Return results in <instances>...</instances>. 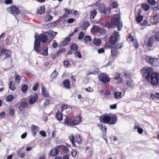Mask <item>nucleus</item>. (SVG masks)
Segmentation results:
<instances>
[{"label":"nucleus","mask_w":159,"mask_h":159,"mask_svg":"<svg viewBox=\"0 0 159 159\" xmlns=\"http://www.w3.org/2000/svg\"><path fill=\"white\" fill-rule=\"evenodd\" d=\"M140 72L145 80L152 86H159V74L155 72L151 67H144L141 69Z\"/></svg>","instance_id":"obj_1"},{"label":"nucleus","mask_w":159,"mask_h":159,"mask_svg":"<svg viewBox=\"0 0 159 159\" xmlns=\"http://www.w3.org/2000/svg\"><path fill=\"white\" fill-rule=\"evenodd\" d=\"M100 122L102 123L107 124L109 125H114L117 121V117L116 115L111 116V117L108 115H102L99 118Z\"/></svg>","instance_id":"obj_2"},{"label":"nucleus","mask_w":159,"mask_h":159,"mask_svg":"<svg viewBox=\"0 0 159 159\" xmlns=\"http://www.w3.org/2000/svg\"><path fill=\"white\" fill-rule=\"evenodd\" d=\"M145 59L146 61L151 65L156 67L159 66V58L147 56Z\"/></svg>","instance_id":"obj_3"},{"label":"nucleus","mask_w":159,"mask_h":159,"mask_svg":"<svg viewBox=\"0 0 159 159\" xmlns=\"http://www.w3.org/2000/svg\"><path fill=\"white\" fill-rule=\"evenodd\" d=\"M120 37L118 32L114 31L112 33L109 39V42L111 44H114L117 42L118 38Z\"/></svg>","instance_id":"obj_4"},{"label":"nucleus","mask_w":159,"mask_h":159,"mask_svg":"<svg viewBox=\"0 0 159 159\" xmlns=\"http://www.w3.org/2000/svg\"><path fill=\"white\" fill-rule=\"evenodd\" d=\"M111 22L114 25V27L117 26L118 30H121L123 25L120 18L113 17L112 19Z\"/></svg>","instance_id":"obj_5"},{"label":"nucleus","mask_w":159,"mask_h":159,"mask_svg":"<svg viewBox=\"0 0 159 159\" xmlns=\"http://www.w3.org/2000/svg\"><path fill=\"white\" fill-rule=\"evenodd\" d=\"M99 11L101 13L106 15H108L110 14L111 9L110 8H106L103 4H100L99 6Z\"/></svg>","instance_id":"obj_6"},{"label":"nucleus","mask_w":159,"mask_h":159,"mask_svg":"<svg viewBox=\"0 0 159 159\" xmlns=\"http://www.w3.org/2000/svg\"><path fill=\"white\" fill-rule=\"evenodd\" d=\"M99 80L102 83L106 84L110 80L109 78L106 74L101 73L98 75V77Z\"/></svg>","instance_id":"obj_7"},{"label":"nucleus","mask_w":159,"mask_h":159,"mask_svg":"<svg viewBox=\"0 0 159 159\" xmlns=\"http://www.w3.org/2000/svg\"><path fill=\"white\" fill-rule=\"evenodd\" d=\"M7 10L10 13L14 15L15 14L17 15L20 13V11L15 6H12L7 8Z\"/></svg>","instance_id":"obj_8"},{"label":"nucleus","mask_w":159,"mask_h":159,"mask_svg":"<svg viewBox=\"0 0 159 159\" xmlns=\"http://www.w3.org/2000/svg\"><path fill=\"white\" fill-rule=\"evenodd\" d=\"M36 36H35L34 37L35 40L34 42V49L36 52H39L41 51V49L39 48L40 42L38 40V38H36Z\"/></svg>","instance_id":"obj_9"},{"label":"nucleus","mask_w":159,"mask_h":159,"mask_svg":"<svg viewBox=\"0 0 159 159\" xmlns=\"http://www.w3.org/2000/svg\"><path fill=\"white\" fill-rule=\"evenodd\" d=\"M60 146H57L54 148H52L49 152L50 155L52 157H55L59 153V149Z\"/></svg>","instance_id":"obj_10"},{"label":"nucleus","mask_w":159,"mask_h":159,"mask_svg":"<svg viewBox=\"0 0 159 159\" xmlns=\"http://www.w3.org/2000/svg\"><path fill=\"white\" fill-rule=\"evenodd\" d=\"M45 33L43 34H42L39 35L38 37V40L40 42L41 41L42 43H45L48 40V37Z\"/></svg>","instance_id":"obj_11"},{"label":"nucleus","mask_w":159,"mask_h":159,"mask_svg":"<svg viewBox=\"0 0 159 159\" xmlns=\"http://www.w3.org/2000/svg\"><path fill=\"white\" fill-rule=\"evenodd\" d=\"M38 96L37 94H35L34 95L31 97L29 101V104H32L36 102L38 100Z\"/></svg>","instance_id":"obj_12"},{"label":"nucleus","mask_w":159,"mask_h":159,"mask_svg":"<svg viewBox=\"0 0 159 159\" xmlns=\"http://www.w3.org/2000/svg\"><path fill=\"white\" fill-rule=\"evenodd\" d=\"M81 120L82 117L80 116H77L75 117L72 120L73 125L78 124L81 121Z\"/></svg>","instance_id":"obj_13"},{"label":"nucleus","mask_w":159,"mask_h":159,"mask_svg":"<svg viewBox=\"0 0 159 159\" xmlns=\"http://www.w3.org/2000/svg\"><path fill=\"white\" fill-rule=\"evenodd\" d=\"M113 94L114 98L116 99H120L123 96L122 95L121 92L115 91L114 92Z\"/></svg>","instance_id":"obj_14"},{"label":"nucleus","mask_w":159,"mask_h":159,"mask_svg":"<svg viewBox=\"0 0 159 159\" xmlns=\"http://www.w3.org/2000/svg\"><path fill=\"white\" fill-rule=\"evenodd\" d=\"M64 124L66 125L73 126L72 124V119L66 118L64 122Z\"/></svg>","instance_id":"obj_15"},{"label":"nucleus","mask_w":159,"mask_h":159,"mask_svg":"<svg viewBox=\"0 0 159 159\" xmlns=\"http://www.w3.org/2000/svg\"><path fill=\"white\" fill-rule=\"evenodd\" d=\"M31 128L33 135L34 136H35L39 129L38 127L34 125H32L31 126Z\"/></svg>","instance_id":"obj_16"},{"label":"nucleus","mask_w":159,"mask_h":159,"mask_svg":"<svg viewBox=\"0 0 159 159\" xmlns=\"http://www.w3.org/2000/svg\"><path fill=\"white\" fill-rule=\"evenodd\" d=\"M90 25V24L88 21H83L81 25V28L84 30H85L88 26Z\"/></svg>","instance_id":"obj_17"},{"label":"nucleus","mask_w":159,"mask_h":159,"mask_svg":"<svg viewBox=\"0 0 159 159\" xmlns=\"http://www.w3.org/2000/svg\"><path fill=\"white\" fill-rule=\"evenodd\" d=\"M1 53L4 54L6 57L9 56L11 54V52L10 50L6 49H2L1 51Z\"/></svg>","instance_id":"obj_18"},{"label":"nucleus","mask_w":159,"mask_h":159,"mask_svg":"<svg viewBox=\"0 0 159 159\" xmlns=\"http://www.w3.org/2000/svg\"><path fill=\"white\" fill-rule=\"evenodd\" d=\"M120 75L121 74L120 73H116L114 78L115 80H117L116 82L118 84L121 83L122 82V79L120 77Z\"/></svg>","instance_id":"obj_19"},{"label":"nucleus","mask_w":159,"mask_h":159,"mask_svg":"<svg viewBox=\"0 0 159 159\" xmlns=\"http://www.w3.org/2000/svg\"><path fill=\"white\" fill-rule=\"evenodd\" d=\"M123 46L124 45L122 43H119L115 45L112 47L118 50L119 49H121L123 48Z\"/></svg>","instance_id":"obj_20"},{"label":"nucleus","mask_w":159,"mask_h":159,"mask_svg":"<svg viewBox=\"0 0 159 159\" xmlns=\"http://www.w3.org/2000/svg\"><path fill=\"white\" fill-rule=\"evenodd\" d=\"M28 106V104L25 102H23L19 106V109L20 111H22V108H26Z\"/></svg>","instance_id":"obj_21"},{"label":"nucleus","mask_w":159,"mask_h":159,"mask_svg":"<svg viewBox=\"0 0 159 159\" xmlns=\"http://www.w3.org/2000/svg\"><path fill=\"white\" fill-rule=\"evenodd\" d=\"M98 127L102 130L103 132L106 133L107 128L105 125L99 124L98 125Z\"/></svg>","instance_id":"obj_22"},{"label":"nucleus","mask_w":159,"mask_h":159,"mask_svg":"<svg viewBox=\"0 0 159 159\" xmlns=\"http://www.w3.org/2000/svg\"><path fill=\"white\" fill-rule=\"evenodd\" d=\"M70 41V37H67L63 41L62 43L63 46H65L68 44Z\"/></svg>","instance_id":"obj_23"},{"label":"nucleus","mask_w":159,"mask_h":159,"mask_svg":"<svg viewBox=\"0 0 159 159\" xmlns=\"http://www.w3.org/2000/svg\"><path fill=\"white\" fill-rule=\"evenodd\" d=\"M70 82L68 80H64L63 82V84L64 86L67 88H69L70 86Z\"/></svg>","instance_id":"obj_24"},{"label":"nucleus","mask_w":159,"mask_h":159,"mask_svg":"<svg viewBox=\"0 0 159 159\" xmlns=\"http://www.w3.org/2000/svg\"><path fill=\"white\" fill-rule=\"evenodd\" d=\"M56 117L59 120H61L62 119V114L59 111H57L56 113Z\"/></svg>","instance_id":"obj_25"},{"label":"nucleus","mask_w":159,"mask_h":159,"mask_svg":"<svg viewBox=\"0 0 159 159\" xmlns=\"http://www.w3.org/2000/svg\"><path fill=\"white\" fill-rule=\"evenodd\" d=\"M42 94L45 97H48V93L46 91V89L43 85L42 86Z\"/></svg>","instance_id":"obj_26"},{"label":"nucleus","mask_w":159,"mask_h":159,"mask_svg":"<svg viewBox=\"0 0 159 159\" xmlns=\"http://www.w3.org/2000/svg\"><path fill=\"white\" fill-rule=\"evenodd\" d=\"M70 48L71 50L77 51L78 49V47L76 43H73L70 45Z\"/></svg>","instance_id":"obj_27"},{"label":"nucleus","mask_w":159,"mask_h":159,"mask_svg":"<svg viewBox=\"0 0 159 159\" xmlns=\"http://www.w3.org/2000/svg\"><path fill=\"white\" fill-rule=\"evenodd\" d=\"M93 43L97 46H99L101 43V40L99 39L95 38L93 40Z\"/></svg>","instance_id":"obj_28"},{"label":"nucleus","mask_w":159,"mask_h":159,"mask_svg":"<svg viewBox=\"0 0 159 159\" xmlns=\"http://www.w3.org/2000/svg\"><path fill=\"white\" fill-rule=\"evenodd\" d=\"M69 139L72 144L75 147V138L74 137L73 135L72 134H71L70 136Z\"/></svg>","instance_id":"obj_29"},{"label":"nucleus","mask_w":159,"mask_h":159,"mask_svg":"<svg viewBox=\"0 0 159 159\" xmlns=\"http://www.w3.org/2000/svg\"><path fill=\"white\" fill-rule=\"evenodd\" d=\"M15 82L14 81H11L9 84V88L11 90H14L15 89L16 87L14 86Z\"/></svg>","instance_id":"obj_30"},{"label":"nucleus","mask_w":159,"mask_h":159,"mask_svg":"<svg viewBox=\"0 0 159 159\" xmlns=\"http://www.w3.org/2000/svg\"><path fill=\"white\" fill-rule=\"evenodd\" d=\"M117 51V50L112 47L111 48V56L113 57L115 56L118 53Z\"/></svg>","instance_id":"obj_31"},{"label":"nucleus","mask_w":159,"mask_h":159,"mask_svg":"<svg viewBox=\"0 0 159 159\" xmlns=\"http://www.w3.org/2000/svg\"><path fill=\"white\" fill-rule=\"evenodd\" d=\"M45 12L44 6H41L38 9V14H41Z\"/></svg>","instance_id":"obj_32"},{"label":"nucleus","mask_w":159,"mask_h":159,"mask_svg":"<svg viewBox=\"0 0 159 159\" xmlns=\"http://www.w3.org/2000/svg\"><path fill=\"white\" fill-rule=\"evenodd\" d=\"M126 84L127 86L129 88L132 87L134 85L133 81L131 80H127Z\"/></svg>","instance_id":"obj_33"},{"label":"nucleus","mask_w":159,"mask_h":159,"mask_svg":"<svg viewBox=\"0 0 159 159\" xmlns=\"http://www.w3.org/2000/svg\"><path fill=\"white\" fill-rule=\"evenodd\" d=\"M84 40L85 43L90 42L91 41V37L90 35H86L84 37Z\"/></svg>","instance_id":"obj_34"},{"label":"nucleus","mask_w":159,"mask_h":159,"mask_svg":"<svg viewBox=\"0 0 159 159\" xmlns=\"http://www.w3.org/2000/svg\"><path fill=\"white\" fill-rule=\"evenodd\" d=\"M14 99V97L12 95H9L7 96L5 98L6 100L8 102L12 101Z\"/></svg>","instance_id":"obj_35"},{"label":"nucleus","mask_w":159,"mask_h":159,"mask_svg":"<svg viewBox=\"0 0 159 159\" xmlns=\"http://www.w3.org/2000/svg\"><path fill=\"white\" fill-rule=\"evenodd\" d=\"M151 97L152 99L155 98H159V93H151Z\"/></svg>","instance_id":"obj_36"},{"label":"nucleus","mask_w":159,"mask_h":159,"mask_svg":"<svg viewBox=\"0 0 159 159\" xmlns=\"http://www.w3.org/2000/svg\"><path fill=\"white\" fill-rule=\"evenodd\" d=\"M105 26L107 28L114 27V25L112 22H111L106 21L105 23Z\"/></svg>","instance_id":"obj_37"},{"label":"nucleus","mask_w":159,"mask_h":159,"mask_svg":"<svg viewBox=\"0 0 159 159\" xmlns=\"http://www.w3.org/2000/svg\"><path fill=\"white\" fill-rule=\"evenodd\" d=\"M46 34L52 36V37H54L57 34V32H53L52 30H50L48 32H45Z\"/></svg>","instance_id":"obj_38"},{"label":"nucleus","mask_w":159,"mask_h":159,"mask_svg":"<svg viewBox=\"0 0 159 159\" xmlns=\"http://www.w3.org/2000/svg\"><path fill=\"white\" fill-rule=\"evenodd\" d=\"M154 38V37H151L150 38L148 42V45L149 47H151L153 45V39Z\"/></svg>","instance_id":"obj_39"},{"label":"nucleus","mask_w":159,"mask_h":159,"mask_svg":"<svg viewBox=\"0 0 159 159\" xmlns=\"http://www.w3.org/2000/svg\"><path fill=\"white\" fill-rule=\"evenodd\" d=\"M76 142L78 144H81L82 143V141L81 138V136L80 135H78L76 136Z\"/></svg>","instance_id":"obj_40"},{"label":"nucleus","mask_w":159,"mask_h":159,"mask_svg":"<svg viewBox=\"0 0 159 159\" xmlns=\"http://www.w3.org/2000/svg\"><path fill=\"white\" fill-rule=\"evenodd\" d=\"M142 7L144 10L146 11H148L150 8V6L146 4H143L142 5Z\"/></svg>","instance_id":"obj_41"},{"label":"nucleus","mask_w":159,"mask_h":159,"mask_svg":"<svg viewBox=\"0 0 159 159\" xmlns=\"http://www.w3.org/2000/svg\"><path fill=\"white\" fill-rule=\"evenodd\" d=\"M6 43L7 44H10L11 43L12 41V39L11 38V36H9L7 37L6 38Z\"/></svg>","instance_id":"obj_42"},{"label":"nucleus","mask_w":159,"mask_h":159,"mask_svg":"<svg viewBox=\"0 0 159 159\" xmlns=\"http://www.w3.org/2000/svg\"><path fill=\"white\" fill-rule=\"evenodd\" d=\"M28 89V85L26 84H24L21 87V90L22 92H25L27 91Z\"/></svg>","instance_id":"obj_43"},{"label":"nucleus","mask_w":159,"mask_h":159,"mask_svg":"<svg viewBox=\"0 0 159 159\" xmlns=\"http://www.w3.org/2000/svg\"><path fill=\"white\" fill-rule=\"evenodd\" d=\"M84 36V33L82 31L80 32L78 35V39L80 40H81L83 38Z\"/></svg>","instance_id":"obj_44"},{"label":"nucleus","mask_w":159,"mask_h":159,"mask_svg":"<svg viewBox=\"0 0 159 159\" xmlns=\"http://www.w3.org/2000/svg\"><path fill=\"white\" fill-rule=\"evenodd\" d=\"M97 14V11L96 10H94L92 11L91 13L90 18L91 19H93L95 17Z\"/></svg>","instance_id":"obj_45"},{"label":"nucleus","mask_w":159,"mask_h":159,"mask_svg":"<svg viewBox=\"0 0 159 159\" xmlns=\"http://www.w3.org/2000/svg\"><path fill=\"white\" fill-rule=\"evenodd\" d=\"M77 150L76 149H72L71 151V155L72 157L75 158L77 155Z\"/></svg>","instance_id":"obj_46"},{"label":"nucleus","mask_w":159,"mask_h":159,"mask_svg":"<svg viewBox=\"0 0 159 159\" xmlns=\"http://www.w3.org/2000/svg\"><path fill=\"white\" fill-rule=\"evenodd\" d=\"M143 16L139 15L136 17V20L138 22L140 23L143 20Z\"/></svg>","instance_id":"obj_47"},{"label":"nucleus","mask_w":159,"mask_h":159,"mask_svg":"<svg viewBox=\"0 0 159 159\" xmlns=\"http://www.w3.org/2000/svg\"><path fill=\"white\" fill-rule=\"evenodd\" d=\"M60 147H61L62 150L65 152L67 153L68 152V148L66 146H61Z\"/></svg>","instance_id":"obj_48"},{"label":"nucleus","mask_w":159,"mask_h":159,"mask_svg":"<svg viewBox=\"0 0 159 159\" xmlns=\"http://www.w3.org/2000/svg\"><path fill=\"white\" fill-rule=\"evenodd\" d=\"M57 75V74L56 70H54L51 75V78L52 79H54L56 78Z\"/></svg>","instance_id":"obj_49"},{"label":"nucleus","mask_w":159,"mask_h":159,"mask_svg":"<svg viewBox=\"0 0 159 159\" xmlns=\"http://www.w3.org/2000/svg\"><path fill=\"white\" fill-rule=\"evenodd\" d=\"M64 10L65 11V13H66V14H67L66 16L69 15L70 14H71L72 13V10H70L67 8H65L64 9Z\"/></svg>","instance_id":"obj_50"},{"label":"nucleus","mask_w":159,"mask_h":159,"mask_svg":"<svg viewBox=\"0 0 159 159\" xmlns=\"http://www.w3.org/2000/svg\"><path fill=\"white\" fill-rule=\"evenodd\" d=\"M75 55L78 58H82V56L80 52L79 51H75Z\"/></svg>","instance_id":"obj_51"},{"label":"nucleus","mask_w":159,"mask_h":159,"mask_svg":"<svg viewBox=\"0 0 159 159\" xmlns=\"http://www.w3.org/2000/svg\"><path fill=\"white\" fill-rule=\"evenodd\" d=\"M48 48L46 47L45 49L43 50V55L46 56L48 55Z\"/></svg>","instance_id":"obj_52"},{"label":"nucleus","mask_w":159,"mask_h":159,"mask_svg":"<svg viewBox=\"0 0 159 159\" xmlns=\"http://www.w3.org/2000/svg\"><path fill=\"white\" fill-rule=\"evenodd\" d=\"M20 76L18 75H16L15 77V80L16 83L19 84L20 82Z\"/></svg>","instance_id":"obj_53"},{"label":"nucleus","mask_w":159,"mask_h":159,"mask_svg":"<svg viewBox=\"0 0 159 159\" xmlns=\"http://www.w3.org/2000/svg\"><path fill=\"white\" fill-rule=\"evenodd\" d=\"M39 86V83L38 82L36 83L34 85L33 87V90L34 91L36 90Z\"/></svg>","instance_id":"obj_54"},{"label":"nucleus","mask_w":159,"mask_h":159,"mask_svg":"<svg viewBox=\"0 0 159 159\" xmlns=\"http://www.w3.org/2000/svg\"><path fill=\"white\" fill-rule=\"evenodd\" d=\"M148 2L152 5H154L156 3L154 0H147Z\"/></svg>","instance_id":"obj_55"},{"label":"nucleus","mask_w":159,"mask_h":159,"mask_svg":"<svg viewBox=\"0 0 159 159\" xmlns=\"http://www.w3.org/2000/svg\"><path fill=\"white\" fill-rule=\"evenodd\" d=\"M9 113L10 115L12 116H14L15 113V111L13 109H11Z\"/></svg>","instance_id":"obj_56"},{"label":"nucleus","mask_w":159,"mask_h":159,"mask_svg":"<svg viewBox=\"0 0 159 159\" xmlns=\"http://www.w3.org/2000/svg\"><path fill=\"white\" fill-rule=\"evenodd\" d=\"M25 152H21L19 154L18 156L20 158H23L25 157Z\"/></svg>","instance_id":"obj_57"},{"label":"nucleus","mask_w":159,"mask_h":159,"mask_svg":"<svg viewBox=\"0 0 159 159\" xmlns=\"http://www.w3.org/2000/svg\"><path fill=\"white\" fill-rule=\"evenodd\" d=\"M75 19H74L73 18H71L67 20V22L68 23L70 24V23H71L73 22H74V21H75Z\"/></svg>","instance_id":"obj_58"},{"label":"nucleus","mask_w":159,"mask_h":159,"mask_svg":"<svg viewBox=\"0 0 159 159\" xmlns=\"http://www.w3.org/2000/svg\"><path fill=\"white\" fill-rule=\"evenodd\" d=\"M68 106L66 105H62L61 107V111H63L64 109H66L68 108Z\"/></svg>","instance_id":"obj_59"},{"label":"nucleus","mask_w":159,"mask_h":159,"mask_svg":"<svg viewBox=\"0 0 159 159\" xmlns=\"http://www.w3.org/2000/svg\"><path fill=\"white\" fill-rule=\"evenodd\" d=\"M52 19V17L50 15L48 16L46 18V20H47L48 22L51 21Z\"/></svg>","instance_id":"obj_60"},{"label":"nucleus","mask_w":159,"mask_h":159,"mask_svg":"<svg viewBox=\"0 0 159 159\" xmlns=\"http://www.w3.org/2000/svg\"><path fill=\"white\" fill-rule=\"evenodd\" d=\"M155 37L156 40L159 41V31L156 33Z\"/></svg>","instance_id":"obj_61"},{"label":"nucleus","mask_w":159,"mask_h":159,"mask_svg":"<svg viewBox=\"0 0 159 159\" xmlns=\"http://www.w3.org/2000/svg\"><path fill=\"white\" fill-rule=\"evenodd\" d=\"M98 29V27L97 26H95L93 27L92 28V30L94 32H96Z\"/></svg>","instance_id":"obj_62"},{"label":"nucleus","mask_w":159,"mask_h":159,"mask_svg":"<svg viewBox=\"0 0 159 159\" xmlns=\"http://www.w3.org/2000/svg\"><path fill=\"white\" fill-rule=\"evenodd\" d=\"M40 134L43 137H45L46 136V133L44 131H41L39 132Z\"/></svg>","instance_id":"obj_63"},{"label":"nucleus","mask_w":159,"mask_h":159,"mask_svg":"<svg viewBox=\"0 0 159 159\" xmlns=\"http://www.w3.org/2000/svg\"><path fill=\"white\" fill-rule=\"evenodd\" d=\"M69 155L68 154L64 155L63 156L62 159H69Z\"/></svg>","instance_id":"obj_64"}]
</instances>
